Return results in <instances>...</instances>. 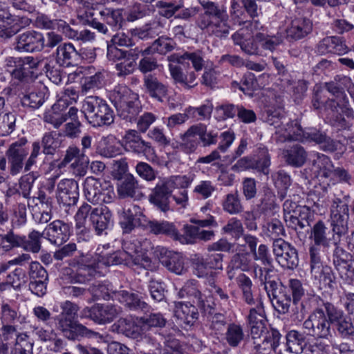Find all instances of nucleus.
<instances>
[{
	"mask_svg": "<svg viewBox=\"0 0 354 354\" xmlns=\"http://www.w3.org/2000/svg\"><path fill=\"white\" fill-rule=\"evenodd\" d=\"M124 147L128 151L136 153H149L151 149V143L145 141L136 130L127 131L124 136Z\"/></svg>",
	"mask_w": 354,
	"mask_h": 354,
	"instance_id": "obj_30",
	"label": "nucleus"
},
{
	"mask_svg": "<svg viewBox=\"0 0 354 354\" xmlns=\"http://www.w3.org/2000/svg\"><path fill=\"white\" fill-rule=\"evenodd\" d=\"M43 234L52 244L60 245L68 239L70 226L61 220H55L46 227Z\"/></svg>",
	"mask_w": 354,
	"mask_h": 354,
	"instance_id": "obj_18",
	"label": "nucleus"
},
{
	"mask_svg": "<svg viewBox=\"0 0 354 354\" xmlns=\"http://www.w3.org/2000/svg\"><path fill=\"white\" fill-rule=\"evenodd\" d=\"M111 331L127 337L138 339L142 335V328L131 317H121L111 326Z\"/></svg>",
	"mask_w": 354,
	"mask_h": 354,
	"instance_id": "obj_26",
	"label": "nucleus"
},
{
	"mask_svg": "<svg viewBox=\"0 0 354 354\" xmlns=\"http://www.w3.org/2000/svg\"><path fill=\"white\" fill-rule=\"evenodd\" d=\"M20 315L15 304L3 302L1 306V321L2 324H14L19 320Z\"/></svg>",
	"mask_w": 354,
	"mask_h": 354,
	"instance_id": "obj_58",
	"label": "nucleus"
},
{
	"mask_svg": "<svg viewBox=\"0 0 354 354\" xmlns=\"http://www.w3.org/2000/svg\"><path fill=\"white\" fill-rule=\"evenodd\" d=\"M205 14L210 18L226 22L228 20V15L223 6H219L212 1H203L201 3Z\"/></svg>",
	"mask_w": 354,
	"mask_h": 354,
	"instance_id": "obj_50",
	"label": "nucleus"
},
{
	"mask_svg": "<svg viewBox=\"0 0 354 354\" xmlns=\"http://www.w3.org/2000/svg\"><path fill=\"white\" fill-rule=\"evenodd\" d=\"M176 44L169 37H159L153 44L143 50L144 54L158 53L160 55L166 53L174 49Z\"/></svg>",
	"mask_w": 354,
	"mask_h": 354,
	"instance_id": "obj_46",
	"label": "nucleus"
},
{
	"mask_svg": "<svg viewBox=\"0 0 354 354\" xmlns=\"http://www.w3.org/2000/svg\"><path fill=\"white\" fill-rule=\"evenodd\" d=\"M263 266V267L259 265L255 266L254 267V277L259 279L261 283L264 285V289L268 293L282 283L276 281L272 263Z\"/></svg>",
	"mask_w": 354,
	"mask_h": 354,
	"instance_id": "obj_31",
	"label": "nucleus"
},
{
	"mask_svg": "<svg viewBox=\"0 0 354 354\" xmlns=\"http://www.w3.org/2000/svg\"><path fill=\"white\" fill-rule=\"evenodd\" d=\"M37 172H30L19 179V192L26 198H29L30 192L35 180L38 178Z\"/></svg>",
	"mask_w": 354,
	"mask_h": 354,
	"instance_id": "obj_61",
	"label": "nucleus"
},
{
	"mask_svg": "<svg viewBox=\"0 0 354 354\" xmlns=\"http://www.w3.org/2000/svg\"><path fill=\"white\" fill-rule=\"evenodd\" d=\"M15 48L19 52L39 51L44 48V36L35 31L25 32L19 36Z\"/></svg>",
	"mask_w": 354,
	"mask_h": 354,
	"instance_id": "obj_23",
	"label": "nucleus"
},
{
	"mask_svg": "<svg viewBox=\"0 0 354 354\" xmlns=\"http://www.w3.org/2000/svg\"><path fill=\"white\" fill-rule=\"evenodd\" d=\"M118 185L117 191L120 198L133 197L138 187V183L131 174H127Z\"/></svg>",
	"mask_w": 354,
	"mask_h": 354,
	"instance_id": "obj_45",
	"label": "nucleus"
},
{
	"mask_svg": "<svg viewBox=\"0 0 354 354\" xmlns=\"http://www.w3.org/2000/svg\"><path fill=\"white\" fill-rule=\"evenodd\" d=\"M272 248L276 259L281 267L294 270L298 266V253L290 243L282 239H277L274 241Z\"/></svg>",
	"mask_w": 354,
	"mask_h": 354,
	"instance_id": "obj_10",
	"label": "nucleus"
},
{
	"mask_svg": "<svg viewBox=\"0 0 354 354\" xmlns=\"http://www.w3.org/2000/svg\"><path fill=\"white\" fill-rule=\"evenodd\" d=\"M42 236H44L43 232L40 233L38 231L32 230L29 233L28 239L24 236L21 248L27 252L38 253L41 248L40 239Z\"/></svg>",
	"mask_w": 354,
	"mask_h": 354,
	"instance_id": "obj_53",
	"label": "nucleus"
},
{
	"mask_svg": "<svg viewBox=\"0 0 354 354\" xmlns=\"http://www.w3.org/2000/svg\"><path fill=\"white\" fill-rule=\"evenodd\" d=\"M262 14L255 0H232L230 17L237 22H259Z\"/></svg>",
	"mask_w": 354,
	"mask_h": 354,
	"instance_id": "obj_8",
	"label": "nucleus"
},
{
	"mask_svg": "<svg viewBox=\"0 0 354 354\" xmlns=\"http://www.w3.org/2000/svg\"><path fill=\"white\" fill-rule=\"evenodd\" d=\"M282 156L285 162L292 167H301L306 162L308 153L300 144H293L283 149Z\"/></svg>",
	"mask_w": 354,
	"mask_h": 354,
	"instance_id": "obj_29",
	"label": "nucleus"
},
{
	"mask_svg": "<svg viewBox=\"0 0 354 354\" xmlns=\"http://www.w3.org/2000/svg\"><path fill=\"white\" fill-rule=\"evenodd\" d=\"M254 160V169L263 173L265 175L269 174V167L271 164L270 155L267 147L260 146L257 149Z\"/></svg>",
	"mask_w": 354,
	"mask_h": 354,
	"instance_id": "obj_49",
	"label": "nucleus"
},
{
	"mask_svg": "<svg viewBox=\"0 0 354 354\" xmlns=\"http://www.w3.org/2000/svg\"><path fill=\"white\" fill-rule=\"evenodd\" d=\"M180 147L186 153L194 152L199 144L198 125H192L180 136Z\"/></svg>",
	"mask_w": 354,
	"mask_h": 354,
	"instance_id": "obj_38",
	"label": "nucleus"
},
{
	"mask_svg": "<svg viewBox=\"0 0 354 354\" xmlns=\"http://www.w3.org/2000/svg\"><path fill=\"white\" fill-rule=\"evenodd\" d=\"M314 218V214L311 212L310 209L306 205H301L298 207L292 214L291 216H288L286 219V225L295 230L297 232H301L303 230H306Z\"/></svg>",
	"mask_w": 354,
	"mask_h": 354,
	"instance_id": "obj_19",
	"label": "nucleus"
},
{
	"mask_svg": "<svg viewBox=\"0 0 354 354\" xmlns=\"http://www.w3.org/2000/svg\"><path fill=\"white\" fill-rule=\"evenodd\" d=\"M115 106L120 111V115L129 121L135 118L141 109L140 102L134 93L120 95L118 93L115 97Z\"/></svg>",
	"mask_w": 354,
	"mask_h": 354,
	"instance_id": "obj_13",
	"label": "nucleus"
},
{
	"mask_svg": "<svg viewBox=\"0 0 354 354\" xmlns=\"http://www.w3.org/2000/svg\"><path fill=\"white\" fill-rule=\"evenodd\" d=\"M153 254L160 262L171 272L182 274L185 270L183 256L178 252L168 250L163 246H156L153 248Z\"/></svg>",
	"mask_w": 354,
	"mask_h": 354,
	"instance_id": "obj_12",
	"label": "nucleus"
},
{
	"mask_svg": "<svg viewBox=\"0 0 354 354\" xmlns=\"http://www.w3.org/2000/svg\"><path fill=\"white\" fill-rule=\"evenodd\" d=\"M143 86L146 93L159 102H162L167 95V86L154 75L149 73L144 75Z\"/></svg>",
	"mask_w": 354,
	"mask_h": 354,
	"instance_id": "obj_28",
	"label": "nucleus"
},
{
	"mask_svg": "<svg viewBox=\"0 0 354 354\" xmlns=\"http://www.w3.org/2000/svg\"><path fill=\"white\" fill-rule=\"evenodd\" d=\"M171 192V183L162 180L157 183L153 189L149 201L160 210L165 212L169 209V197Z\"/></svg>",
	"mask_w": 354,
	"mask_h": 354,
	"instance_id": "obj_21",
	"label": "nucleus"
},
{
	"mask_svg": "<svg viewBox=\"0 0 354 354\" xmlns=\"http://www.w3.org/2000/svg\"><path fill=\"white\" fill-rule=\"evenodd\" d=\"M100 266L98 261L94 260L93 263L91 264H85L81 263L78 265L73 280L77 283H85L91 279L97 273V269H99Z\"/></svg>",
	"mask_w": 354,
	"mask_h": 354,
	"instance_id": "obj_40",
	"label": "nucleus"
},
{
	"mask_svg": "<svg viewBox=\"0 0 354 354\" xmlns=\"http://www.w3.org/2000/svg\"><path fill=\"white\" fill-rule=\"evenodd\" d=\"M319 281V284L330 291H333L337 287L336 277L330 266L324 268L312 274Z\"/></svg>",
	"mask_w": 354,
	"mask_h": 354,
	"instance_id": "obj_43",
	"label": "nucleus"
},
{
	"mask_svg": "<svg viewBox=\"0 0 354 354\" xmlns=\"http://www.w3.org/2000/svg\"><path fill=\"white\" fill-rule=\"evenodd\" d=\"M263 120L276 130L282 126L286 117L282 100L280 97L276 98L274 103H271L265 108L263 113Z\"/></svg>",
	"mask_w": 354,
	"mask_h": 354,
	"instance_id": "obj_24",
	"label": "nucleus"
},
{
	"mask_svg": "<svg viewBox=\"0 0 354 354\" xmlns=\"http://www.w3.org/2000/svg\"><path fill=\"white\" fill-rule=\"evenodd\" d=\"M127 254L122 251H116L112 254H107L98 257L97 261L100 266L104 265L106 266H118L124 264L131 267L126 259Z\"/></svg>",
	"mask_w": 354,
	"mask_h": 354,
	"instance_id": "obj_55",
	"label": "nucleus"
},
{
	"mask_svg": "<svg viewBox=\"0 0 354 354\" xmlns=\"http://www.w3.org/2000/svg\"><path fill=\"white\" fill-rule=\"evenodd\" d=\"M55 59L59 66H70L77 65L82 60V56L72 44L64 43L57 46Z\"/></svg>",
	"mask_w": 354,
	"mask_h": 354,
	"instance_id": "obj_22",
	"label": "nucleus"
},
{
	"mask_svg": "<svg viewBox=\"0 0 354 354\" xmlns=\"http://www.w3.org/2000/svg\"><path fill=\"white\" fill-rule=\"evenodd\" d=\"M288 350L291 353H302L307 345L304 335L297 330H291L286 335Z\"/></svg>",
	"mask_w": 354,
	"mask_h": 354,
	"instance_id": "obj_44",
	"label": "nucleus"
},
{
	"mask_svg": "<svg viewBox=\"0 0 354 354\" xmlns=\"http://www.w3.org/2000/svg\"><path fill=\"white\" fill-rule=\"evenodd\" d=\"M332 326L343 338L354 336V324L351 317L329 301H323L322 305L315 308L303 323L306 334L316 339L331 337Z\"/></svg>",
	"mask_w": 354,
	"mask_h": 354,
	"instance_id": "obj_1",
	"label": "nucleus"
},
{
	"mask_svg": "<svg viewBox=\"0 0 354 354\" xmlns=\"http://www.w3.org/2000/svg\"><path fill=\"white\" fill-rule=\"evenodd\" d=\"M77 18L81 22H119L122 19V10L104 7L83 8L77 10Z\"/></svg>",
	"mask_w": 354,
	"mask_h": 354,
	"instance_id": "obj_9",
	"label": "nucleus"
},
{
	"mask_svg": "<svg viewBox=\"0 0 354 354\" xmlns=\"http://www.w3.org/2000/svg\"><path fill=\"white\" fill-rule=\"evenodd\" d=\"M223 209L230 214H238L243 212V206L237 192L228 194L222 202Z\"/></svg>",
	"mask_w": 354,
	"mask_h": 354,
	"instance_id": "obj_54",
	"label": "nucleus"
},
{
	"mask_svg": "<svg viewBox=\"0 0 354 354\" xmlns=\"http://www.w3.org/2000/svg\"><path fill=\"white\" fill-rule=\"evenodd\" d=\"M255 39L261 44V47L265 50H274L283 42L282 36L280 35H268L263 32H256Z\"/></svg>",
	"mask_w": 354,
	"mask_h": 354,
	"instance_id": "obj_52",
	"label": "nucleus"
},
{
	"mask_svg": "<svg viewBox=\"0 0 354 354\" xmlns=\"http://www.w3.org/2000/svg\"><path fill=\"white\" fill-rule=\"evenodd\" d=\"M100 195L98 204L101 203H111L115 199V194L114 187L110 181L104 180H101Z\"/></svg>",
	"mask_w": 354,
	"mask_h": 354,
	"instance_id": "obj_63",
	"label": "nucleus"
},
{
	"mask_svg": "<svg viewBox=\"0 0 354 354\" xmlns=\"http://www.w3.org/2000/svg\"><path fill=\"white\" fill-rule=\"evenodd\" d=\"M251 259L247 253L234 254L227 267V278L232 281L241 272L248 271L250 268Z\"/></svg>",
	"mask_w": 354,
	"mask_h": 354,
	"instance_id": "obj_32",
	"label": "nucleus"
},
{
	"mask_svg": "<svg viewBox=\"0 0 354 354\" xmlns=\"http://www.w3.org/2000/svg\"><path fill=\"white\" fill-rule=\"evenodd\" d=\"M281 335L276 329L271 328L265 337L253 341L256 354H270L279 346Z\"/></svg>",
	"mask_w": 354,
	"mask_h": 354,
	"instance_id": "obj_27",
	"label": "nucleus"
},
{
	"mask_svg": "<svg viewBox=\"0 0 354 354\" xmlns=\"http://www.w3.org/2000/svg\"><path fill=\"white\" fill-rule=\"evenodd\" d=\"M89 219L97 235H102L112 223V213L105 205L93 208Z\"/></svg>",
	"mask_w": 354,
	"mask_h": 354,
	"instance_id": "obj_20",
	"label": "nucleus"
},
{
	"mask_svg": "<svg viewBox=\"0 0 354 354\" xmlns=\"http://www.w3.org/2000/svg\"><path fill=\"white\" fill-rule=\"evenodd\" d=\"M277 207L276 196L269 188H264L259 203L256 205V212L259 214L268 215Z\"/></svg>",
	"mask_w": 354,
	"mask_h": 354,
	"instance_id": "obj_39",
	"label": "nucleus"
},
{
	"mask_svg": "<svg viewBox=\"0 0 354 354\" xmlns=\"http://www.w3.org/2000/svg\"><path fill=\"white\" fill-rule=\"evenodd\" d=\"M176 317L180 321V324L186 326H192L198 319V308L194 304L179 303L174 311Z\"/></svg>",
	"mask_w": 354,
	"mask_h": 354,
	"instance_id": "obj_34",
	"label": "nucleus"
},
{
	"mask_svg": "<svg viewBox=\"0 0 354 354\" xmlns=\"http://www.w3.org/2000/svg\"><path fill=\"white\" fill-rule=\"evenodd\" d=\"M249 324H263L266 321V313L263 303L261 298L257 299V304L250 308L248 316Z\"/></svg>",
	"mask_w": 354,
	"mask_h": 354,
	"instance_id": "obj_59",
	"label": "nucleus"
},
{
	"mask_svg": "<svg viewBox=\"0 0 354 354\" xmlns=\"http://www.w3.org/2000/svg\"><path fill=\"white\" fill-rule=\"evenodd\" d=\"M168 60L181 65H169L170 75L175 84L186 89L192 88L198 84L195 71L202 70L204 66V60L198 53H174L168 57Z\"/></svg>",
	"mask_w": 354,
	"mask_h": 354,
	"instance_id": "obj_3",
	"label": "nucleus"
},
{
	"mask_svg": "<svg viewBox=\"0 0 354 354\" xmlns=\"http://www.w3.org/2000/svg\"><path fill=\"white\" fill-rule=\"evenodd\" d=\"M349 209L347 203L335 198L330 207V226L335 245L339 243L342 236L348 232Z\"/></svg>",
	"mask_w": 354,
	"mask_h": 354,
	"instance_id": "obj_5",
	"label": "nucleus"
},
{
	"mask_svg": "<svg viewBox=\"0 0 354 354\" xmlns=\"http://www.w3.org/2000/svg\"><path fill=\"white\" fill-rule=\"evenodd\" d=\"M43 62L32 57H22L18 69L12 71V78L17 81V88L28 91L37 77V70Z\"/></svg>",
	"mask_w": 354,
	"mask_h": 354,
	"instance_id": "obj_6",
	"label": "nucleus"
},
{
	"mask_svg": "<svg viewBox=\"0 0 354 354\" xmlns=\"http://www.w3.org/2000/svg\"><path fill=\"white\" fill-rule=\"evenodd\" d=\"M61 141L51 133H46L40 144L42 152L46 155H54L60 147Z\"/></svg>",
	"mask_w": 354,
	"mask_h": 354,
	"instance_id": "obj_64",
	"label": "nucleus"
},
{
	"mask_svg": "<svg viewBox=\"0 0 354 354\" xmlns=\"http://www.w3.org/2000/svg\"><path fill=\"white\" fill-rule=\"evenodd\" d=\"M111 299L124 304L127 308L133 310L145 311L149 308V305L142 299L140 295L133 290H115L112 292Z\"/></svg>",
	"mask_w": 354,
	"mask_h": 354,
	"instance_id": "obj_17",
	"label": "nucleus"
},
{
	"mask_svg": "<svg viewBox=\"0 0 354 354\" xmlns=\"http://www.w3.org/2000/svg\"><path fill=\"white\" fill-rule=\"evenodd\" d=\"M106 56L110 61L116 62L125 59L127 57H138V50L136 48L127 50L118 48L115 44H111L107 46Z\"/></svg>",
	"mask_w": 354,
	"mask_h": 354,
	"instance_id": "obj_56",
	"label": "nucleus"
},
{
	"mask_svg": "<svg viewBox=\"0 0 354 354\" xmlns=\"http://www.w3.org/2000/svg\"><path fill=\"white\" fill-rule=\"evenodd\" d=\"M145 227L147 230L156 235L163 234L175 240H180L178 231L173 223L168 221H149L145 225Z\"/></svg>",
	"mask_w": 354,
	"mask_h": 354,
	"instance_id": "obj_35",
	"label": "nucleus"
},
{
	"mask_svg": "<svg viewBox=\"0 0 354 354\" xmlns=\"http://www.w3.org/2000/svg\"><path fill=\"white\" fill-rule=\"evenodd\" d=\"M139 322L142 324L144 327L162 328L165 326L167 319L161 313H153L141 317L139 319Z\"/></svg>",
	"mask_w": 354,
	"mask_h": 354,
	"instance_id": "obj_62",
	"label": "nucleus"
},
{
	"mask_svg": "<svg viewBox=\"0 0 354 354\" xmlns=\"http://www.w3.org/2000/svg\"><path fill=\"white\" fill-rule=\"evenodd\" d=\"M32 87L26 91L25 89L17 88L21 91L20 94L22 95L21 99V104L24 106H27L32 109H38L40 107L45 101V95L41 91H32Z\"/></svg>",
	"mask_w": 354,
	"mask_h": 354,
	"instance_id": "obj_41",
	"label": "nucleus"
},
{
	"mask_svg": "<svg viewBox=\"0 0 354 354\" xmlns=\"http://www.w3.org/2000/svg\"><path fill=\"white\" fill-rule=\"evenodd\" d=\"M328 228L324 223L319 220L311 230L310 238L313 240L317 246L328 247L330 239L327 237Z\"/></svg>",
	"mask_w": 354,
	"mask_h": 354,
	"instance_id": "obj_47",
	"label": "nucleus"
},
{
	"mask_svg": "<svg viewBox=\"0 0 354 354\" xmlns=\"http://www.w3.org/2000/svg\"><path fill=\"white\" fill-rule=\"evenodd\" d=\"M347 46L339 37H327L319 41L317 51L320 54L334 53L342 55L347 52Z\"/></svg>",
	"mask_w": 354,
	"mask_h": 354,
	"instance_id": "obj_37",
	"label": "nucleus"
},
{
	"mask_svg": "<svg viewBox=\"0 0 354 354\" xmlns=\"http://www.w3.org/2000/svg\"><path fill=\"white\" fill-rule=\"evenodd\" d=\"M258 30L257 24H248L232 36L234 44L239 45L241 50L248 55H257L259 48L256 43L255 32Z\"/></svg>",
	"mask_w": 354,
	"mask_h": 354,
	"instance_id": "obj_11",
	"label": "nucleus"
},
{
	"mask_svg": "<svg viewBox=\"0 0 354 354\" xmlns=\"http://www.w3.org/2000/svg\"><path fill=\"white\" fill-rule=\"evenodd\" d=\"M101 180L92 176L87 177L83 184V192L87 201L98 204Z\"/></svg>",
	"mask_w": 354,
	"mask_h": 354,
	"instance_id": "obj_42",
	"label": "nucleus"
},
{
	"mask_svg": "<svg viewBox=\"0 0 354 354\" xmlns=\"http://www.w3.org/2000/svg\"><path fill=\"white\" fill-rule=\"evenodd\" d=\"M276 133L281 136L284 140L304 141L306 132L297 120L286 121L276 130Z\"/></svg>",
	"mask_w": 354,
	"mask_h": 354,
	"instance_id": "obj_33",
	"label": "nucleus"
},
{
	"mask_svg": "<svg viewBox=\"0 0 354 354\" xmlns=\"http://www.w3.org/2000/svg\"><path fill=\"white\" fill-rule=\"evenodd\" d=\"M79 197L78 183L73 179H63L57 185V198L66 207L76 205Z\"/></svg>",
	"mask_w": 354,
	"mask_h": 354,
	"instance_id": "obj_14",
	"label": "nucleus"
},
{
	"mask_svg": "<svg viewBox=\"0 0 354 354\" xmlns=\"http://www.w3.org/2000/svg\"><path fill=\"white\" fill-rule=\"evenodd\" d=\"M62 312L54 317L56 328L69 340H81L83 338H100L102 335L96 331L88 328L75 319L80 307L77 304L66 300L59 304Z\"/></svg>",
	"mask_w": 354,
	"mask_h": 354,
	"instance_id": "obj_2",
	"label": "nucleus"
},
{
	"mask_svg": "<svg viewBox=\"0 0 354 354\" xmlns=\"http://www.w3.org/2000/svg\"><path fill=\"white\" fill-rule=\"evenodd\" d=\"M245 337L243 330L240 325L230 324L227 326L225 339L231 347H237Z\"/></svg>",
	"mask_w": 354,
	"mask_h": 354,
	"instance_id": "obj_51",
	"label": "nucleus"
},
{
	"mask_svg": "<svg viewBox=\"0 0 354 354\" xmlns=\"http://www.w3.org/2000/svg\"><path fill=\"white\" fill-rule=\"evenodd\" d=\"M221 230L223 234L231 235L235 240L239 239L245 232L241 221L236 217L229 219Z\"/></svg>",
	"mask_w": 354,
	"mask_h": 354,
	"instance_id": "obj_57",
	"label": "nucleus"
},
{
	"mask_svg": "<svg viewBox=\"0 0 354 354\" xmlns=\"http://www.w3.org/2000/svg\"><path fill=\"white\" fill-rule=\"evenodd\" d=\"M26 142L25 140L15 142L10 145L6 152L12 175L19 174L23 168L24 160L28 154V149L24 147Z\"/></svg>",
	"mask_w": 354,
	"mask_h": 354,
	"instance_id": "obj_16",
	"label": "nucleus"
},
{
	"mask_svg": "<svg viewBox=\"0 0 354 354\" xmlns=\"http://www.w3.org/2000/svg\"><path fill=\"white\" fill-rule=\"evenodd\" d=\"M343 113L344 115L339 113L334 114L330 118V123L338 131H351L353 127L354 111L351 107H346Z\"/></svg>",
	"mask_w": 354,
	"mask_h": 354,
	"instance_id": "obj_36",
	"label": "nucleus"
},
{
	"mask_svg": "<svg viewBox=\"0 0 354 354\" xmlns=\"http://www.w3.org/2000/svg\"><path fill=\"white\" fill-rule=\"evenodd\" d=\"M81 111L86 121L95 127L109 126L114 121L113 111L105 100L98 96H87Z\"/></svg>",
	"mask_w": 354,
	"mask_h": 354,
	"instance_id": "obj_4",
	"label": "nucleus"
},
{
	"mask_svg": "<svg viewBox=\"0 0 354 354\" xmlns=\"http://www.w3.org/2000/svg\"><path fill=\"white\" fill-rule=\"evenodd\" d=\"M201 294L196 282L193 280L187 281L178 292L179 297L187 298L194 304L200 299Z\"/></svg>",
	"mask_w": 354,
	"mask_h": 354,
	"instance_id": "obj_60",
	"label": "nucleus"
},
{
	"mask_svg": "<svg viewBox=\"0 0 354 354\" xmlns=\"http://www.w3.org/2000/svg\"><path fill=\"white\" fill-rule=\"evenodd\" d=\"M267 295L272 306L279 313L286 314L288 312L292 300L287 287L281 284Z\"/></svg>",
	"mask_w": 354,
	"mask_h": 354,
	"instance_id": "obj_25",
	"label": "nucleus"
},
{
	"mask_svg": "<svg viewBox=\"0 0 354 354\" xmlns=\"http://www.w3.org/2000/svg\"><path fill=\"white\" fill-rule=\"evenodd\" d=\"M126 259L131 266H136L145 269H151V259L141 252V248L138 241H127L123 244V250Z\"/></svg>",
	"mask_w": 354,
	"mask_h": 354,
	"instance_id": "obj_15",
	"label": "nucleus"
},
{
	"mask_svg": "<svg viewBox=\"0 0 354 354\" xmlns=\"http://www.w3.org/2000/svg\"><path fill=\"white\" fill-rule=\"evenodd\" d=\"M122 313L120 306L113 304H95L85 307L80 311L82 319H89L97 324L104 325L112 322Z\"/></svg>",
	"mask_w": 354,
	"mask_h": 354,
	"instance_id": "obj_7",
	"label": "nucleus"
},
{
	"mask_svg": "<svg viewBox=\"0 0 354 354\" xmlns=\"http://www.w3.org/2000/svg\"><path fill=\"white\" fill-rule=\"evenodd\" d=\"M313 30V24H290L286 28V38L290 40H298Z\"/></svg>",
	"mask_w": 354,
	"mask_h": 354,
	"instance_id": "obj_48",
	"label": "nucleus"
}]
</instances>
